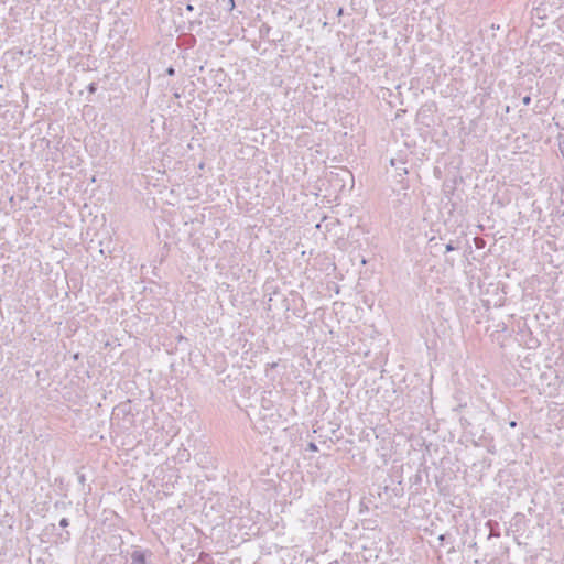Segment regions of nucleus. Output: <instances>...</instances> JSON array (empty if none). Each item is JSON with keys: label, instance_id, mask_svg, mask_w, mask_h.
Segmentation results:
<instances>
[{"label": "nucleus", "instance_id": "nucleus-1", "mask_svg": "<svg viewBox=\"0 0 564 564\" xmlns=\"http://www.w3.org/2000/svg\"><path fill=\"white\" fill-rule=\"evenodd\" d=\"M131 564H147V551H133L131 554Z\"/></svg>", "mask_w": 564, "mask_h": 564}, {"label": "nucleus", "instance_id": "nucleus-2", "mask_svg": "<svg viewBox=\"0 0 564 564\" xmlns=\"http://www.w3.org/2000/svg\"><path fill=\"white\" fill-rule=\"evenodd\" d=\"M390 164L395 169L397 176L402 177L408 174V169L405 167L404 162L391 159Z\"/></svg>", "mask_w": 564, "mask_h": 564}, {"label": "nucleus", "instance_id": "nucleus-3", "mask_svg": "<svg viewBox=\"0 0 564 564\" xmlns=\"http://www.w3.org/2000/svg\"><path fill=\"white\" fill-rule=\"evenodd\" d=\"M198 562L202 564H214L213 557L205 552H202L199 554Z\"/></svg>", "mask_w": 564, "mask_h": 564}, {"label": "nucleus", "instance_id": "nucleus-4", "mask_svg": "<svg viewBox=\"0 0 564 564\" xmlns=\"http://www.w3.org/2000/svg\"><path fill=\"white\" fill-rule=\"evenodd\" d=\"M306 449H307V451H310V452H317V451H318V447H317V445H316L314 442H310V443L307 444Z\"/></svg>", "mask_w": 564, "mask_h": 564}, {"label": "nucleus", "instance_id": "nucleus-5", "mask_svg": "<svg viewBox=\"0 0 564 564\" xmlns=\"http://www.w3.org/2000/svg\"><path fill=\"white\" fill-rule=\"evenodd\" d=\"M456 249H457V247H456V246H454L452 241H451V242H448V243L445 246V250H446V252L454 251V250H456Z\"/></svg>", "mask_w": 564, "mask_h": 564}, {"label": "nucleus", "instance_id": "nucleus-6", "mask_svg": "<svg viewBox=\"0 0 564 564\" xmlns=\"http://www.w3.org/2000/svg\"><path fill=\"white\" fill-rule=\"evenodd\" d=\"M96 90H97V84H96V83H90V84L88 85V91H89L90 94H94Z\"/></svg>", "mask_w": 564, "mask_h": 564}, {"label": "nucleus", "instance_id": "nucleus-7", "mask_svg": "<svg viewBox=\"0 0 564 564\" xmlns=\"http://www.w3.org/2000/svg\"><path fill=\"white\" fill-rule=\"evenodd\" d=\"M59 525H61L62 528H66V527H68V525H69V521H68V519H67V518H63V519H61V521H59Z\"/></svg>", "mask_w": 564, "mask_h": 564}, {"label": "nucleus", "instance_id": "nucleus-8", "mask_svg": "<svg viewBox=\"0 0 564 564\" xmlns=\"http://www.w3.org/2000/svg\"><path fill=\"white\" fill-rule=\"evenodd\" d=\"M522 104H523L524 106H529V105L531 104V97H530V96H524V97L522 98Z\"/></svg>", "mask_w": 564, "mask_h": 564}, {"label": "nucleus", "instance_id": "nucleus-9", "mask_svg": "<svg viewBox=\"0 0 564 564\" xmlns=\"http://www.w3.org/2000/svg\"><path fill=\"white\" fill-rule=\"evenodd\" d=\"M79 484L85 485L86 477L84 474H78L77 476Z\"/></svg>", "mask_w": 564, "mask_h": 564}, {"label": "nucleus", "instance_id": "nucleus-10", "mask_svg": "<svg viewBox=\"0 0 564 564\" xmlns=\"http://www.w3.org/2000/svg\"><path fill=\"white\" fill-rule=\"evenodd\" d=\"M166 74H167L169 76H173V75L175 74V69H174V67L170 66V67L166 69Z\"/></svg>", "mask_w": 564, "mask_h": 564}, {"label": "nucleus", "instance_id": "nucleus-11", "mask_svg": "<svg viewBox=\"0 0 564 564\" xmlns=\"http://www.w3.org/2000/svg\"><path fill=\"white\" fill-rule=\"evenodd\" d=\"M446 538H447V535H446V534H441V535L438 536V540H440V542H441V543H444V542H445V540H446Z\"/></svg>", "mask_w": 564, "mask_h": 564}, {"label": "nucleus", "instance_id": "nucleus-12", "mask_svg": "<svg viewBox=\"0 0 564 564\" xmlns=\"http://www.w3.org/2000/svg\"><path fill=\"white\" fill-rule=\"evenodd\" d=\"M186 10L192 12V11H194V7L191 3H187L186 4Z\"/></svg>", "mask_w": 564, "mask_h": 564}, {"label": "nucleus", "instance_id": "nucleus-13", "mask_svg": "<svg viewBox=\"0 0 564 564\" xmlns=\"http://www.w3.org/2000/svg\"><path fill=\"white\" fill-rule=\"evenodd\" d=\"M516 425H517V422H514V421L510 422L511 427H514Z\"/></svg>", "mask_w": 564, "mask_h": 564}, {"label": "nucleus", "instance_id": "nucleus-14", "mask_svg": "<svg viewBox=\"0 0 564 564\" xmlns=\"http://www.w3.org/2000/svg\"><path fill=\"white\" fill-rule=\"evenodd\" d=\"M228 4H231V7H234V4H235L234 0H228Z\"/></svg>", "mask_w": 564, "mask_h": 564}, {"label": "nucleus", "instance_id": "nucleus-15", "mask_svg": "<svg viewBox=\"0 0 564 564\" xmlns=\"http://www.w3.org/2000/svg\"><path fill=\"white\" fill-rule=\"evenodd\" d=\"M341 14H343V8H339L338 15H341Z\"/></svg>", "mask_w": 564, "mask_h": 564}, {"label": "nucleus", "instance_id": "nucleus-16", "mask_svg": "<svg viewBox=\"0 0 564 564\" xmlns=\"http://www.w3.org/2000/svg\"><path fill=\"white\" fill-rule=\"evenodd\" d=\"M329 564H339L338 561H333Z\"/></svg>", "mask_w": 564, "mask_h": 564}]
</instances>
